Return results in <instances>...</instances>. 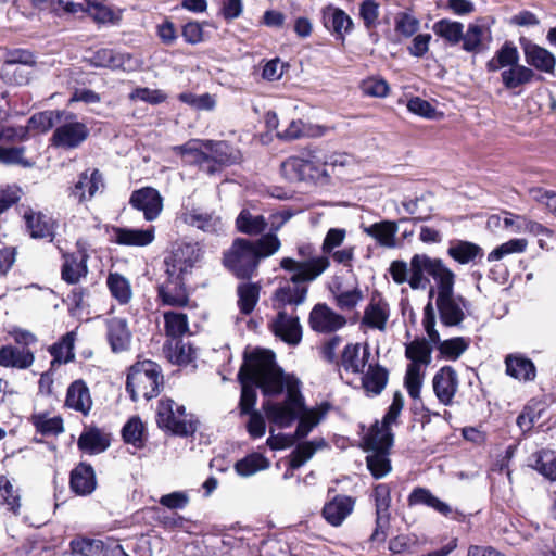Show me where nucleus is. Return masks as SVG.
Masks as SVG:
<instances>
[{"mask_svg": "<svg viewBox=\"0 0 556 556\" xmlns=\"http://www.w3.org/2000/svg\"><path fill=\"white\" fill-rule=\"evenodd\" d=\"M409 286L412 289L425 288L428 276L434 280L429 296L435 298L434 304L440 323L445 327H459L466 319L470 302L455 292V273L441 258L427 254H415L409 263Z\"/></svg>", "mask_w": 556, "mask_h": 556, "instance_id": "f257e3e1", "label": "nucleus"}, {"mask_svg": "<svg viewBox=\"0 0 556 556\" xmlns=\"http://www.w3.org/2000/svg\"><path fill=\"white\" fill-rule=\"evenodd\" d=\"M241 384L239 408L241 415L256 412V387L265 395H277L285 387L283 371L276 363L271 351L257 349L251 354H244V362L238 372Z\"/></svg>", "mask_w": 556, "mask_h": 556, "instance_id": "f03ea898", "label": "nucleus"}, {"mask_svg": "<svg viewBox=\"0 0 556 556\" xmlns=\"http://www.w3.org/2000/svg\"><path fill=\"white\" fill-rule=\"evenodd\" d=\"M296 253L299 260L283 257L280 261V267L292 273L289 281L275 292V299L281 305L303 304L308 291L306 283L315 281L330 267V258L317 255L311 243L299 244Z\"/></svg>", "mask_w": 556, "mask_h": 556, "instance_id": "7ed1b4c3", "label": "nucleus"}, {"mask_svg": "<svg viewBox=\"0 0 556 556\" xmlns=\"http://www.w3.org/2000/svg\"><path fill=\"white\" fill-rule=\"evenodd\" d=\"M430 340L417 338L405 345V357L410 361L407 365L404 386L413 400L420 399L425 378V368L431 364L432 346Z\"/></svg>", "mask_w": 556, "mask_h": 556, "instance_id": "20e7f679", "label": "nucleus"}, {"mask_svg": "<svg viewBox=\"0 0 556 556\" xmlns=\"http://www.w3.org/2000/svg\"><path fill=\"white\" fill-rule=\"evenodd\" d=\"M163 384L161 367L152 361L146 359L134 364L128 372L126 389L132 401L140 399L151 400L160 393Z\"/></svg>", "mask_w": 556, "mask_h": 556, "instance_id": "39448f33", "label": "nucleus"}, {"mask_svg": "<svg viewBox=\"0 0 556 556\" xmlns=\"http://www.w3.org/2000/svg\"><path fill=\"white\" fill-rule=\"evenodd\" d=\"M157 426L180 437H188L197 431V421L191 414L186 413L184 405L172 399H162L157 405Z\"/></svg>", "mask_w": 556, "mask_h": 556, "instance_id": "423d86ee", "label": "nucleus"}, {"mask_svg": "<svg viewBox=\"0 0 556 556\" xmlns=\"http://www.w3.org/2000/svg\"><path fill=\"white\" fill-rule=\"evenodd\" d=\"M282 173L291 180H314L329 177L328 161L316 152L303 156H290L281 164Z\"/></svg>", "mask_w": 556, "mask_h": 556, "instance_id": "0eeeda50", "label": "nucleus"}, {"mask_svg": "<svg viewBox=\"0 0 556 556\" xmlns=\"http://www.w3.org/2000/svg\"><path fill=\"white\" fill-rule=\"evenodd\" d=\"M260 261L253 248V241L244 238L233 240L224 254V265L240 279H249L256 270Z\"/></svg>", "mask_w": 556, "mask_h": 556, "instance_id": "6e6552de", "label": "nucleus"}, {"mask_svg": "<svg viewBox=\"0 0 556 556\" xmlns=\"http://www.w3.org/2000/svg\"><path fill=\"white\" fill-rule=\"evenodd\" d=\"M422 326L430 342L437 345L440 354L446 359L459 358L469 346V340L463 337L441 340L440 333L435 329V314L431 302H428L424 309Z\"/></svg>", "mask_w": 556, "mask_h": 556, "instance_id": "1a4fd4ad", "label": "nucleus"}, {"mask_svg": "<svg viewBox=\"0 0 556 556\" xmlns=\"http://www.w3.org/2000/svg\"><path fill=\"white\" fill-rule=\"evenodd\" d=\"M89 136L86 124L78 122L73 113L65 112L63 119L59 123L51 137L52 146L62 149H75L79 147Z\"/></svg>", "mask_w": 556, "mask_h": 556, "instance_id": "9d476101", "label": "nucleus"}, {"mask_svg": "<svg viewBox=\"0 0 556 556\" xmlns=\"http://www.w3.org/2000/svg\"><path fill=\"white\" fill-rule=\"evenodd\" d=\"M200 256L201 250L197 243H177L172 255L165 258L166 274L186 276L200 260Z\"/></svg>", "mask_w": 556, "mask_h": 556, "instance_id": "9b49d317", "label": "nucleus"}, {"mask_svg": "<svg viewBox=\"0 0 556 556\" xmlns=\"http://www.w3.org/2000/svg\"><path fill=\"white\" fill-rule=\"evenodd\" d=\"M103 188L104 180L101 172L97 168L87 169L79 174L77 181L68 188V197L81 204L90 201Z\"/></svg>", "mask_w": 556, "mask_h": 556, "instance_id": "f8f14e48", "label": "nucleus"}, {"mask_svg": "<svg viewBox=\"0 0 556 556\" xmlns=\"http://www.w3.org/2000/svg\"><path fill=\"white\" fill-rule=\"evenodd\" d=\"M129 204L135 210L142 212L147 222L155 220L163 211V198L152 187H143L132 191Z\"/></svg>", "mask_w": 556, "mask_h": 556, "instance_id": "ddd939ff", "label": "nucleus"}, {"mask_svg": "<svg viewBox=\"0 0 556 556\" xmlns=\"http://www.w3.org/2000/svg\"><path fill=\"white\" fill-rule=\"evenodd\" d=\"M346 324L344 316L336 313L325 303L316 304L308 316V325L311 329L318 333H332Z\"/></svg>", "mask_w": 556, "mask_h": 556, "instance_id": "4468645a", "label": "nucleus"}, {"mask_svg": "<svg viewBox=\"0 0 556 556\" xmlns=\"http://www.w3.org/2000/svg\"><path fill=\"white\" fill-rule=\"evenodd\" d=\"M35 58L28 50L15 49L7 53L1 76L10 84L25 85L28 83V74L17 75L18 66H34Z\"/></svg>", "mask_w": 556, "mask_h": 556, "instance_id": "2eb2a0df", "label": "nucleus"}, {"mask_svg": "<svg viewBox=\"0 0 556 556\" xmlns=\"http://www.w3.org/2000/svg\"><path fill=\"white\" fill-rule=\"evenodd\" d=\"M76 245L77 254L66 253L63 255L64 262L61 270L62 279L71 285L78 283L88 274L87 261L89 255L86 244L79 240Z\"/></svg>", "mask_w": 556, "mask_h": 556, "instance_id": "dca6fc26", "label": "nucleus"}, {"mask_svg": "<svg viewBox=\"0 0 556 556\" xmlns=\"http://www.w3.org/2000/svg\"><path fill=\"white\" fill-rule=\"evenodd\" d=\"M458 384L457 372L451 366L442 367L432 379L433 392L439 402L445 406L453 404Z\"/></svg>", "mask_w": 556, "mask_h": 556, "instance_id": "f3484780", "label": "nucleus"}, {"mask_svg": "<svg viewBox=\"0 0 556 556\" xmlns=\"http://www.w3.org/2000/svg\"><path fill=\"white\" fill-rule=\"evenodd\" d=\"M166 279L157 288L162 303L169 306L187 305L189 299L185 287V276L175 274H166Z\"/></svg>", "mask_w": 556, "mask_h": 556, "instance_id": "a211bd4d", "label": "nucleus"}, {"mask_svg": "<svg viewBox=\"0 0 556 556\" xmlns=\"http://www.w3.org/2000/svg\"><path fill=\"white\" fill-rule=\"evenodd\" d=\"M270 327L274 334L289 345L295 346L302 340V326L299 318L288 315L285 311L278 312Z\"/></svg>", "mask_w": 556, "mask_h": 556, "instance_id": "6ab92c4d", "label": "nucleus"}, {"mask_svg": "<svg viewBox=\"0 0 556 556\" xmlns=\"http://www.w3.org/2000/svg\"><path fill=\"white\" fill-rule=\"evenodd\" d=\"M520 43L529 66L546 74H554L556 58L552 52L530 40H521Z\"/></svg>", "mask_w": 556, "mask_h": 556, "instance_id": "aec40b11", "label": "nucleus"}, {"mask_svg": "<svg viewBox=\"0 0 556 556\" xmlns=\"http://www.w3.org/2000/svg\"><path fill=\"white\" fill-rule=\"evenodd\" d=\"M504 363L506 375L520 382H531L536 378L534 363L520 353L506 355Z\"/></svg>", "mask_w": 556, "mask_h": 556, "instance_id": "412c9836", "label": "nucleus"}, {"mask_svg": "<svg viewBox=\"0 0 556 556\" xmlns=\"http://www.w3.org/2000/svg\"><path fill=\"white\" fill-rule=\"evenodd\" d=\"M376 502V529L370 536L371 541H383L386 538L384 528L389 523L390 491L386 484L375 488Z\"/></svg>", "mask_w": 556, "mask_h": 556, "instance_id": "4be33fe9", "label": "nucleus"}, {"mask_svg": "<svg viewBox=\"0 0 556 556\" xmlns=\"http://www.w3.org/2000/svg\"><path fill=\"white\" fill-rule=\"evenodd\" d=\"M363 232L372 238L379 247L394 249L397 245L399 226L393 220H381L369 226H362Z\"/></svg>", "mask_w": 556, "mask_h": 556, "instance_id": "5701e85b", "label": "nucleus"}, {"mask_svg": "<svg viewBox=\"0 0 556 556\" xmlns=\"http://www.w3.org/2000/svg\"><path fill=\"white\" fill-rule=\"evenodd\" d=\"M355 500L348 495H337L323 508V516L333 527H339L352 514Z\"/></svg>", "mask_w": 556, "mask_h": 556, "instance_id": "b1692460", "label": "nucleus"}, {"mask_svg": "<svg viewBox=\"0 0 556 556\" xmlns=\"http://www.w3.org/2000/svg\"><path fill=\"white\" fill-rule=\"evenodd\" d=\"M180 219L189 226L195 227L204 232H218L223 229L220 217L213 213L203 212L200 208H186L180 214Z\"/></svg>", "mask_w": 556, "mask_h": 556, "instance_id": "393cba45", "label": "nucleus"}, {"mask_svg": "<svg viewBox=\"0 0 556 556\" xmlns=\"http://www.w3.org/2000/svg\"><path fill=\"white\" fill-rule=\"evenodd\" d=\"M361 353V344L349 343L344 346L341 357L337 365L343 367L345 371L352 374H362L370 357V351L366 344L363 349V355Z\"/></svg>", "mask_w": 556, "mask_h": 556, "instance_id": "a878e982", "label": "nucleus"}, {"mask_svg": "<svg viewBox=\"0 0 556 556\" xmlns=\"http://www.w3.org/2000/svg\"><path fill=\"white\" fill-rule=\"evenodd\" d=\"M23 218L26 224L27 231L34 239H53V225L51 219L42 214L27 207L23 212Z\"/></svg>", "mask_w": 556, "mask_h": 556, "instance_id": "bb28decb", "label": "nucleus"}, {"mask_svg": "<svg viewBox=\"0 0 556 556\" xmlns=\"http://www.w3.org/2000/svg\"><path fill=\"white\" fill-rule=\"evenodd\" d=\"M65 405L76 412L87 415L92 407V400L85 381L75 380L67 389Z\"/></svg>", "mask_w": 556, "mask_h": 556, "instance_id": "cd10ccee", "label": "nucleus"}, {"mask_svg": "<svg viewBox=\"0 0 556 556\" xmlns=\"http://www.w3.org/2000/svg\"><path fill=\"white\" fill-rule=\"evenodd\" d=\"M70 483L76 494H90L97 484L93 468L84 463L79 464L72 470Z\"/></svg>", "mask_w": 556, "mask_h": 556, "instance_id": "c85d7f7f", "label": "nucleus"}, {"mask_svg": "<svg viewBox=\"0 0 556 556\" xmlns=\"http://www.w3.org/2000/svg\"><path fill=\"white\" fill-rule=\"evenodd\" d=\"M115 241L122 245L146 247L153 242L154 227L148 229L115 228Z\"/></svg>", "mask_w": 556, "mask_h": 556, "instance_id": "c756f323", "label": "nucleus"}, {"mask_svg": "<svg viewBox=\"0 0 556 556\" xmlns=\"http://www.w3.org/2000/svg\"><path fill=\"white\" fill-rule=\"evenodd\" d=\"M366 444L368 451H389L393 444L391 424H384V419L376 421L366 437Z\"/></svg>", "mask_w": 556, "mask_h": 556, "instance_id": "7c9ffc66", "label": "nucleus"}, {"mask_svg": "<svg viewBox=\"0 0 556 556\" xmlns=\"http://www.w3.org/2000/svg\"><path fill=\"white\" fill-rule=\"evenodd\" d=\"M108 339L114 352H122L129 348L131 334L125 319L112 318L109 320Z\"/></svg>", "mask_w": 556, "mask_h": 556, "instance_id": "2f4dec72", "label": "nucleus"}, {"mask_svg": "<svg viewBox=\"0 0 556 556\" xmlns=\"http://www.w3.org/2000/svg\"><path fill=\"white\" fill-rule=\"evenodd\" d=\"M203 147L212 153L213 162L219 165H232L240 161V152L225 141L204 140Z\"/></svg>", "mask_w": 556, "mask_h": 556, "instance_id": "473e14b6", "label": "nucleus"}, {"mask_svg": "<svg viewBox=\"0 0 556 556\" xmlns=\"http://www.w3.org/2000/svg\"><path fill=\"white\" fill-rule=\"evenodd\" d=\"M268 222L261 214H254L248 208H242L236 218L238 231L248 236H258L265 231Z\"/></svg>", "mask_w": 556, "mask_h": 556, "instance_id": "72a5a7b5", "label": "nucleus"}, {"mask_svg": "<svg viewBox=\"0 0 556 556\" xmlns=\"http://www.w3.org/2000/svg\"><path fill=\"white\" fill-rule=\"evenodd\" d=\"M389 319V307L386 302L371 300L366 306L362 324L369 328L386 330Z\"/></svg>", "mask_w": 556, "mask_h": 556, "instance_id": "f704fd0d", "label": "nucleus"}, {"mask_svg": "<svg viewBox=\"0 0 556 556\" xmlns=\"http://www.w3.org/2000/svg\"><path fill=\"white\" fill-rule=\"evenodd\" d=\"M389 379L388 370L379 364H369L362 378V386L367 393L379 395L386 388Z\"/></svg>", "mask_w": 556, "mask_h": 556, "instance_id": "c9c22d12", "label": "nucleus"}, {"mask_svg": "<svg viewBox=\"0 0 556 556\" xmlns=\"http://www.w3.org/2000/svg\"><path fill=\"white\" fill-rule=\"evenodd\" d=\"M34 361V354L27 349L18 350L10 345L0 349L1 366L25 369L30 367Z\"/></svg>", "mask_w": 556, "mask_h": 556, "instance_id": "e433bc0d", "label": "nucleus"}, {"mask_svg": "<svg viewBox=\"0 0 556 556\" xmlns=\"http://www.w3.org/2000/svg\"><path fill=\"white\" fill-rule=\"evenodd\" d=\"M76 341V332L70 331L65 333L58 342L49 348V352L53 357L51 365L67 364L75 358L74 345Z\"/></svg>", "mask_w": 556, "mask_h": 556, "instance_id": "4c0bfd02", "label": "nucleus"}, {"mask_svg": "<svg viewBox=\"0 0 556 556\" xmlns=\"http://www.w3.org/2000/svg\"><path fill=\"white\" fill-rule=\"evenodd\" d=\"M263 409L269 419L280 428H287L300 416L296 410L286 406L282 403H274L270 401L263 403Z\"/></svg>", "mask_w": 556, "mask_h": 556, "instance_id": "58836bf2", "label": "nucleus"}, {"mask_svg": "<svg viewBox=\"0 0 556 556\" xmlns=\"http://www.w3.org/2000/svg\"><path fill=\"white\" fill-rule=\"evenodd\" d=\"M502 83L506 89H516L523 85L530 84L535 78L533 70L526 65L517 64L501 74Z\"/></svg>", "mask_w": 556, "mask_h": 556, "instance_id": "ea45409f", "label": "nucleus"}, {"mask_svg": "<svg viewBox=\"0 0 556 556\" xmlns=\"http://www.w3.org/2000/svg\"><path fill=\"white\" fill-rule=\"evenodd\" d=\"M325 132V127L317 126L316 128H313L311 126H306L301 119H291L288 122L286 128L277 130V137L291 141L302 137L323 136Z\"/></svg>", "mask_w": 556, "mask_h": 556, "instance_id": "a19ab883", "label": "nucleus"}, {"mask_svg": "<svg viewBox=\"0 0 556 556\" xmlns=\"http://www.w3.org/2000/svg\"><path fill=\"white\" fill-rule=\"evenodd\" d=\"M504 225L506 228L514 226L515 232L518 233L528 232L534 236H552V231L544 227L542 224L527 219L525 216L514 215L511 213H506Z\"/></svg>", "mask_w": 556, "mask_h": 556, "instance_id": "79ce46f5", "label": "nucleus"}, {"mask_svg": "<svg viewBox=\"0 0 556 556\" xmlns=\"http://www.w3.org/2000/svg\"><path fill=\"white\" fill-rule=\"evenodd\" d=\"M447 254L459 264H468L477 256H482V249L472 242L457 240L451 243Z\"/></svg>", "mask_w": 556, "mask_h": 556, "instance_id": "37998d69", "label": "nucleus"}, {"mask_svg": "<svg viewBox=\"0 0 556 556\" xmlns=\"http://www.w3.org/2000/svg\"><path fill=\"white\" fill-rule=\"evenodd\" d=\"M163 317L168 340L179 339L189 331V321L186 314L168 311L163 314Z\"/></svg>", "mask_w": 556, "mask_h": 556, "instance_id": "c03bdc74", "label": "nucleus"}, {"mask_svg": "<svg viewBox=\"0 0 556 556\" xmlns=\"http://www.w3.org/2000/svg\"><path fill=\"white\" fill-rule=\"evenodd\" d=\"M323 18L325 27L341 37L343 33H348L353 25L350 16L340 9L328 8L324 11Z\"/></svg>", "mask_w": 556, "mask_h": 556, "instance_id": "a18cd8bd", "label": "nucleus"}, {"mask_svg": "<svg viewBox=\"0 0 556 556\" xmlns=\"http://www.w3.org/2000/svg\"><path fill=\"white\" fill-rule=\"evenodd\" d=\"M130 56L115 52L112 49L103 48L96 51L91 58V63L97 67L124 68Z\"/></svg>", "mask_w": 556, "mask_h": 556, "instance_id": "49530a36", "label": "nucleus"}, {"mask_svg": "<svg viewBox=\"0 0 556 556\" xmlns=\"http://www.w3.org/2000/svg\"><path fill=\"white\" fill-rule=\"evenodd\" d=\"M110 442L105 434L98 429H90L78 439V446L80 450L90 454H98L106 450Z\"/></svg>", "mask_w": 556, "mask_h": 556, "instance_id": "de8ad7c7", "label": "nucleus"}, {"mask_svg": "<svg viewBox=\"0 0 556 556\" xmlns=\"http://www.w3.org/2000/svg\"><path fill=\"white\" fill-rule=\"evenodd\" d=\"M464 25L460 22L447 18L440 20L433 24V31L437 36L443 38L451 46L462 41Z\"/></svg>", "mask_w": 556, "mask_h": 556, "instance_id": "09e8293b", "label": "nucleus"}, {"mask_svg": "<svg viewBox=\"0 0 556 556\" xmlns=\"http://www.w3.org/2000/svg\"><path fill=\"white\" fill-rule=\"evenodd\" d=\"M108 288L114 299L121 304H127L132 296L130 282L118 273H111L106 279Z\"/></svg>", "mask_w": 556, "mask_h": 556, "instance_id": "8fccbe9b", "label": "nucleus"}, {"mask_svg": "<svg viewBox=\"0 0 556 556\" xmlns=\"http://www.w3.org/2000/svg\"><path fill=\"white\" fill-rule=\"evenodd\" d=\"M269 465V460L264 455L252 453L238 460L235 465V469L239 476L250 477L261 470L267 469Z\"/></svg>", "mask_w": 556, "mask_h": 556, "instance_id": "3c124183", "label": "nucleus"}, {"mask_svg": "<svg viewBox=\"0 0 556 556\" xmlns=\"http://www.w3.org/2000/svg\"><path fill=\"white\" fill-rule=\"evenodd\" d=\"M326 442L324 439L307 441L299 444L290 456V466L293 469L302 467L309 460L317 450L324 447Z\"/></svg>", "mask_w": 556, "mask_h": 556, "instance_id": "603ef678", "label": "nucleus"}, {"mask_svg": "<svg viewBox=\"0 0 556 556\" xmlns=\"http://www.w3.org/2000/svg\"><path fill=\"white\" fill-rule=\"evenodd\" d=\"M238 305L242 314H250L260 298V286L257 283L244 282L238 286Z\"/></svg>", "mask_w": 556, "mask_h": 556, "instance_id": "864d4df0", "label": "nucleus"}, {"mask_svg": "<svg viewBox=\"0 0 556 556\" xmlns=\"http://www.w3.org/2000/svg\"><path fill=\"white\" fill-rule=\"evenodd\" d=\"M64 115L65 111L40 112L29 118L26 127L28 131L31 129L45 132L61 123Z\"/></svg>", "mask_w": 556, "mask_h": 556, "instance_id": "5fc2aeb1", "label": "nucleus"}, {"mask_svg": "<svg viewBox=\"0 0 556 556\" xmlns=\"http://www.w3.org/2000/svg\"><path fill=\"white\" fill-rule=\"evenodd\" d=\"M163 351L173 364H188L192 359L191 346L184 343L181 338L176 340H167L164 344Z\"/></svg>", "mask_w": 556, "mask_h": 556, "instance_id": "6e6d98bb", "label": "nucleus"}, {"mask_svg": "<svg viewBox=\"0 0 556 556\" xmlns=\"http://www.w3.org/2000/svg\"><path fill=\"white\" fill-rule=\"evenodd\" d=\"M370 452L366 457L367 468L376 479H380L391 470L388 451L376 450Z\"/></svg>", "mask_w": 556, "mask_h": 556, "instance_id": "4d7b16f0", "label": "nucleus"}, {"mask_svg": "<svg viewBox=\"0 0 556 556\" xmlns=\"http://www.w3.org/2000/svg\"><path fill=\"white\" fill-rule=\"evenodd\" d=\"M253 248L260 261L277 253L281 248V241L276 233L268 232L253 241Z\"/></svg>", "mask_w": 556, "mask_h": 556, "instance_id": "13d9d810", "label": "nucleus"}, {"mask_svg": "<svg viewBox=\"0 0 556 556\" xmlns=\"http://www.w3.org/2000/svg\"><path fill=\"white\" fill-rule=\"evenodd\" d=\"M486 27L479 24H469L467 31H463V49L467 52H477L482 46Z\"/></svg>", "mask_w": 556, "mask_h": 556, "instance_id": "bf43d9fd", "label": "nucleus"}, {"mask_svg": "<svg viewBox=\"0 0 556 556\" xmlns=\"http://www.w3.org/2000/svg\"><path fill=\"white\" fill-rule=\"evenodd\" d=\"M144 426L140 418L132 417L123 427L122 434L126 443L132 444L135 447H142V434Z\"/></svg>", "mask_w": 556, "mask_h": 556, "instance_id": "052dcab7", "label": "nucleus"}, {"mask_svg": "<svg viewBox=\"0 0 556 556\" xmlns=\"http://www.w3.org/2000/svg\"><path fill=\"white\" fill-rule=\"evenodd\" d=\"M178 99L195 110L212 111L216 105L215 98L210 93L182 92L178 96Z\"/></svg>", "mask_w": 556, "mask_h": 556, "instance_id": "680f3d73", "label": "nucleus"}, {"mask_svg": "<svg viewBox=\"0 0 556 556\" xmlns=\"http://www.w3.org/2000/svg\"><path fill=\"white\" fill-rule=\"evenodd\" d=\"M24 147L3 148L0 147V163L5 165H21L23 167H31L33 162L25 156Z\"/></svg>", "mask_w": 556, "mask_h": 556, "instance_id": "e2e57ef3", "label": "nucleus"}, {"mask_svg": "<svg viewBox=\"0 0 556 556\" xmlns=\"http://www.w3.org/2000/svg\"><path fill=\"white\" fill-rule=\"evenodd\" d=\"M527 240L525 239H511L497 248H495L489 255L488 261H500L504 256L511 254V253H521L527 248Z\"/></svg>", "mask_w": 556, "mask_h": 556, "instance_id": "0e129e2a", "label": "nucleus"}, {"mask_svg": "<svg viewBox=\"0 0 556 556\" xmlns=\"http://www.w3.org/2000/svg\"><path fill=\"white\" fill-rule=\"evenodd\" d=\"M102 547L103 543L99 540L77 538L71 542L72 553L83 556H99Z\"/></svg>", "mask_w": 556, "mask_h": 556, "instance_id": "69168bd1", "label": "nucleus"}, {"mask_svg": "<svg viewBox=\"0 0 556 556\" xmlns=\"http://www.w3.org/2000/svg\"><path fill=\"white\" fill-rule=\"evenodd\" d=\"M419 26V21L412 14L402 12L395 17V31L406 38L415 35Z\"/></svg>", "mask_w": 556, "mask_h": 556, "instance_id": "338daca9", "label": "nucleus"}, {"mask_svg": "<svg viewBox=\"0 0 556 556\" xmlns=\"http://www.w3.org/2000/svg\"><path fill=\"white\" fill-rule=\"evenodd\" d=\"M320 419L321 415L316 410L303 413L299 418V425L294 433L295 439L305 438L319 424Z\"/></svg>", "mask_w": 556, "mask_h": 556, "instance_id": "774afa93", "label": "nucleus"}]
</instances>
